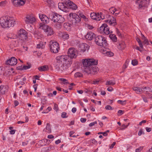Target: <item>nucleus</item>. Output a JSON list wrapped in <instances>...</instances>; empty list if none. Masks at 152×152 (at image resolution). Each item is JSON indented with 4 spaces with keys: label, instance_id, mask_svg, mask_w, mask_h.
I'll use <instances>...</instances> for the list:
<instances>
[{
    "label": "nucleus",
    "instance_id": "6e6d98bb",
    "mask_svg": "<svg viewBox=\"0 0 152 152\" xmlns=\"http://www.w3.org/2000/svg\"><path fill=\"white\" fill-rule=\"evenodd\" d=\"M79 16L80 18L81 17V18H83L84 19H86V17L82 13H80L79 14Z\"/></svg>",
    "mask_w": 152,
    "mask_h": 152
},
{
    "label": "nucleus",
    "instance_id": "9d476101",
    "mask_svg": "<svg viewBox=\"0 0 152 152\" xmlns=\"http://www.w3.org/2000/svg\"><path fill=\"white\" fill-rule=\"evenodd\" d=\"M52 20L54 22H57L58 23H63L65 19L61 15L57 14H55L54 15L52 18Z\"/></svg>",
    "mask_w": 152,
    "mask_h": 152
},
{
    "label": "nucleus",
    "instance_id": "338daca9",
    "mask_svg": "<svg viewBox=\"0 0 152 152\" xmlns=\"http://www.w3.org/2000/svg\"><path fill=\"white\" fill-rule=\"evenodd\" d=\"M116 32L117 34L119 36H120L121 35V33L119 31L118 29L117 28L116 29Z\"/></svg>",
    "mask_w": 152,
    "mask_h": 152
},
{
    "label": "nucleus",
    "instance_id": "2f4dec72",
    "mask_svg": "<svg viewBox=\"0 0 152 152\" xmlns=\"http://www.w3.org/2000/svg\"><path fill=\"white\" fill-rule=\"evenodd\" d=\"M71 2V1L70 0H63V3H64V4H65V5L68 8Z\"/></svg>",
    "mask_w": 152,
    "mask_h": 152
},
{
    "label": "nucleus",
    "instance_id": "13d9d810",
    "mask_svg": "<svg viewBox=\"0 0 152 152\" xmlns=\"http://www.w3.org/2000/svg\"><path fill=\"white\" fill-rule=\"evenodd\" d=\"M107 52L108 51H107L105 49H103L102 50V53L103 54H105L106 55H107Z\"/></svg>",
    "mask_w": 152,
    "mask_h": 152
},
{
    "label": "nucleus",
    "instance_id": "3c124183",
    "mask_svg": "<svg viewBox=\"0 0 152 152\" xmlns=\"http://www.w3.org/2000/svg\"><path fill=\"white\" fill-rule=\"evenodd\" d=\"M86 27L88 28L89 29L91 30L94 28V27L89 24H87L86 25Z\"/></svg>",
    "mask_w": 152,
    "mask_h": 152
},
{
    "label": "nucleus",
    "instance_id": "a211bd4d",
    "mask_svg": "<svg viewBox=\"0 0 152 152\" xmlns=\"http://www.w3.org/2000/svg\"><path fill=\"white\" fill-rule=\"evenodd\" d=\"M7 27H13L15 24V20L12 18L7 16Z\"/></svg>",
    "mask_w": 152,
    "mask_h": 152
},
{
    "label": "nucleus",
    "instance_id": "09e8293b",
    "mask_svg": "<svg viewBox=\"0 0 152 152\" xmlns=\"http://www.w3.org/2000/svg\"><path fill=\"white\" fill-rule=\"evenodd\" d=\"M114 54L111 51H108L107 53V54L106 56H113Z\"/></svg>",
    "mask_w": 152,
    "mask_h": 152
},
{
    "label": "nucleus",
    "instance_id": "5701e85b",
    "mask_svg": "<svg viewBox=\"0 0 152 152\" xmlns=\"http://www.w3.org/2000/svg\"><path fill=\"white\" fill-rule=\"evenodd\" d=\"M126 45L124 42L121 41L118 42V49L122 50L124 49Z\"/></svg>",
    "mask_w": 152,
    "mask_h": 152
},
{
    "label": "nucleus",
    "instance_id": "a18cd8bd",
    "mask_svg": "<svg viewBox=\"0 0 152 152\" xmlns=\"http://www.w3.org/2000/svg\"><path fill=\"white\" fill-rule=\"evenodd\" d=\"M7 3V1H2L0 2V6H4L5 5L6 3Z\"/></svg>",
    "mask_w": 152,
    "mask_h": 152
},
{
    "label": "nucleus",
    "instance_id": "774afa93",
    "mask_svg": "<svg viewBox=\"0 0 152 152\" xmlns=\"http://www.w3.org/2000/svg\"><path fill=\"white\" fill-rule=\"evenodd\" d=\"M146 130L148 132H149L151 130V128H148V127H146Z\"/></svg>",
    "mask_w": 152,
    "mask_h": 152
},
{
    "label": "nucleus",
    "instance_id": "cd10ccee",
    "mask_svg": "<svg viewBox=\"0 0 152 152\" xmlns=\"http://www.w3.org/2000/svg\"><path fill=\"white\" fill-rule=\"evenodd\" d=\"M73 18L75 19L76 23H78L81 21V18L79 15L76 13L75 14Z\"/></svg>",
    "mask_w": 152,
    "mask_h": 152
},
{
    "label": "nucleus",
    "instance_id": "412c9836",
    "mask_svg": "<svg viewBox=\"0 0 152 152\" xmlns=\"http://www.w3.org/2000/svg\"><path fill=\"white\" fill-rule=\"evenodd\" d=\"M58 7L60 10L64 12H66L68 9L67 7H66L63 2L58 4Z\"/></svg>",
    "mask_w": 152,
    "mask_h": 152
},
{
    "label": "nucleus",
    "instance_id": "a878e982",
    "mask_svg": "<svg viewBox=\"0 0 152 152\" xmlns=\"http://www.w3.org/2000/svg\"><path fill=\"white\" fill-rule=\"evenodd\" d=\"M77 6L74 3L72 2L71 1L68 8L73 10H76L77 8Z\"/></svg>",
    "mask_w": 152,
    "mask_h": 152
},
{
    "label": "nucleus",
    "instance_id": "c03bdc74",
    "mask_svg": "<svg viewBox=\"0 0 152 152\" xmlns=\"http://www.w3.org/2000/svg\"><path fill=\"white\" fill-rule=\"evenodd\" d=\"M67 113H66L63 112L61 113V116L63 118H66L68 116H66Z\"/></svg>",
    "mask_w": 152,
    "mask_h": 152
},
{
    "label": "nucleus",
    "instance_id": "f8f14e48",
    "mask_svg": "<svg viewBox=\"0 0 152 152\" xmlns=\"http://www.w3.org/2000/svg\"><path fill=\"white\" fill-rule=\"evenodd\" d=\"M107 16L110 17L107 20H105V22H107L110 25L115 26L117 24V22L116 19L113 16H110L108 15Z\"/></svg>",
    "mask_w": 152,
    "mask_h": 152
},
{
    "label": "nucleus",
    "instance_id": "864d4df0",
    "mask_svg": "<svg viewBox=\"0 0 152 152\" xmlns=\"http://www.w3.org/2000/svg\"><path fill=\"white\" fill-rule=\"evenodd\" d=\"M143 149V147H140L139 148L136 149L135 150L136 152H139L141 151Z\"/></svg>",
    "mask_w": 152,
    "mask_h": 152
},
{
    "label": "nucleus",
    "instance_id": "5fc2aeb1",
    "mask_svg": "<svg viewBox=\"0 0 152 152\" xmlns=\"http://www.w3.org/2000/svg\"><path fill=\"white\" fill-rule=\"evenodd\" d=\"M98 134H102L104 136H107V133L106 132H99V133H98Z\"/></svg>",
    "mask_w": 152,
    "mask_h": 152
},
{
    "label": "nucleus",
    "instance_id": "9b49d317",
    "mask_svg": "<svg viewBox=\"0 0 152 152\" xmlns=\"http://www.w3.org/2000/svg\"><path fill=\"white\" fill-rule=\"evenodd\" d=\"M18 36L21 39V40L24 41L27 38L26 31L23 29H20L18 32Z\"/></svg>",
    "mask_w": 152,
    "mask_h": 152
},
{
    "label": "nucleus",
    "instance_id": "f704fd0d",
    "mask_svg": "<svg viewBox=\"0 0 152 152\" xmlns=\"http://www.w3.org/2000/svg\"><path fill=\"white\" fill-rule=\"evenodd\" d=\"M56 23L55 25V27L58 29H60L61 27V25L63 23H58L56 22Z\"/></svg>",
    "mask_w": 152,
    "mask_h": 152
},
{
    "label": "nucleus",
    "instance_id": "423d86ee",
    "mask_svg": "<svg viewBox=\"0 0 152 152\" xmlns=\"http://www.w3.org/2000/svg\"><path fill=\"white\" fill-rule=\"evenodd\" d=\"M39 28L43 30L44 31L47 33L48 35H51L53 34V30L51 28L42 23H40L39 24Z\"/></svg>",
    "mask_w": 152,
    "mask_h": 152
},
{
    "label": "nucleus",
    "instance_id": "de8ad7c7",
    "mask_svg": "<svg viewBox=\"0 0 152 152\" xmlns=\"http://www.w3.org/2000/svg\"><path fill=\"white\" fill-rule=\"evenodd\" d=\"M105 108L107 110H112L113 109L111 106L110 105H107L105 107Z\"/></svg>",
    "mask_w": 152,
    "mask_h": 152
},
{
    "label": "nucleus",
    "instance_id": "aec40b11",
    "mask_svg": "<svg viewBox=\"0 0 152 152\" xmlns=\"http://www.w3.org/2000/svg\"><path fill=\"white\" fill-rule=\"evenodd\" d=\"M8 88V86L1 85L0 86V92L2 94H4L7 91Z\"/></svg>",
    "mask_w": 152,
    "mask_h": 152
},
{
    "label": "nucleus",
    "instance_id": "393cba45",
    "mask_svg": "<svg viewBox=\"0 0 152 152\" xmlns=\"http://www.w3.org/2000/svg\"><path fill=\"white\" fill-rule=\"evenodd\" d=\"M136 92V93L138 94H141L143 92V90L140 87H134L132 88Z\"/></svg>",
    "mask_w": 152,
    "mask_h": 152
},
{
    "label": "nucleus",
    "instance_id": "1a4fd4ad",
    "mask_svg": "<svg viewBox=\"0 0 152 152\" xmlns=\"http://www.w3.org/2000/svg\"><path fill=\"white\" fill-rule=\"evenodd\" d=\"M68 57L72 59L76 58L77 54V52L76 49L73 48H69L67 52Z\"/></svg>",
    "mask_w": 152,
    "mask_h": 152
},
{
    "label": "nucleus",
    "instance_id": "f03ea898",
    "mask_svg": "<svg viewBox=\"0 0 152 152\" xmlns=\"http://www.w3.org/2000/svg\"><path fill=\"white\" fill-rule=\"evenodd\" d=\"M68 57L66 55H61L57 56L56 58V59L57 60V63L60 64L62 63L67 64L68 65V62H69V64H71V59H70V61L68 60Z\"/></svg>",
    "mask_w": 152,
    "mask_h": 152
},
{
    "label": "nucleus",
    "instance_id": "7ed1b4c3",
    "mask_svg": "<svg viewBox=\"0 0 152 152\" xmlns=\"http://www.w3.org/2000/svg\"><path fill=\"white\" fill-rule=\"evenodd\" d=\"M150 0H137L136 4L139 9H145L147 8L148 5L149 4Z\"/></svg>",
    "mask_w": 152,
    "mask_h": 152
},
{
    "label": "nucleus",
    "instance_id": "8fccbe9b",
    "mask_svg": "<svg viewBox=\"0 0 152 152\" xmlns=\"http://www.w3.org/2000/svg\"><path fill=\"white\" fill-rule=\"evenodd\" d=\"M53 109L56 111H57L58 110V105L56 103L54 104Z\"/></svg>",
    "mask_w": 152,
    "mask_h": 152
},
{
    "label": "nucleus",
    "instance_id": "37998d69",
    "mask_svg": "<svg viewBox=\"0 0 152 152\" xmlns=\"http://www.w3.org/2000/svg\"><path fill=\"white\" fill-rule=\"evenodd\" d=\"M138 61L136 59L133 60L132 61V64L133 66L137 65L138 64Z\"/></svg>",
    "mask_w": 152,
    "mask_h": 152
},
{
    "label": "nucleus",
    "instance_id": "dca6fc26",
    "mask_svg": "<svg viewBox=\"0 0 152 152\" xmlns=\"http://www.w3.org/2000/svg\"><path fill=\"white\" fill-rule=\"evenodd\" d=\"M39 17L43 23V24L45 25V24L49 22V19L45 15L40 14L39 15Z\"/></svg>",
    "mask_w": 152,
    "mask_h": 152
},
{
    "label": "nucleus",
    "instance_id": "bb28decb",
    "mask_svg": "<svg viewBox=\"0 0 152 152\" xmlns=\"http://www.w3.org/2000/svg\"><path fill=\"white\" fill-rule=\"evenodd\" d=\"M109 37L111 40L113 42H116L117 41V38L115 34H110Z\"/></svg>",
    "mask_w": 152,
    "mask_h": 152
},
{
    "label": "nucleus",
    "instance_id": "0eeeda50",
    "mask_svg": "<svg viewBox=\"0 0 152 152\" xmlns=\"http://www.w3.org/2000/svg\"><path fill=\"white\" fill-rule=\"evenodd\" d=\"M98 30L100 33L106 35H108L112 32L110 30L109 28L106 23L102 24L99 28Z\"/></svg>",
    "mask_w": 152,
    "mask_h": 152
},
{
    "label": "nucleus",
    "instance_id": "79ce46f5",
    "mask_svg": "<svg viewBox=\"0 0 152 152\" xmlns=\"http://www.w3.org/2000/svg\"><path fill=\"white\" fill-rule=\"evenodd\" d=\"M28 65L27 66H23L22 68V69L26 70L29 69L31 67V64L28 63Z\"/></svg>",
    "mask_w": 152,
    "mask_h": 152
},
{
    "label": "nucleus",
    "instance_id": "c756f323",
    "mask_svg": "<svg viewBox=\"0 0 152 152\" xmlns=\"http://www.w3.org/2000/svg\"><path fill=\"white\" fill-rule=\"evenodd\" d=\"M61 37L64 39H68L69 38V35L66 33H64L62 34Z\"/></svg>",
    "mask_w": 152,
    "mask_h": 152
},
{
    "label": "nucleus",
    "instance_id": "6ab92c4d",
    "mask_svg": "<svg viewBox=\"0 0 152 152\" xmlns=\"http://www.w3.org/2000/svg\"><path fill=\"white\" fill-rule=\"evenodd\" d=\"M25 2V0H12V3L16 6H20L23 5Z\"/></svg>",
    "mask_w": 152,
    "mask_h": 152
},
{
    "label": "nucleus",
    "instance_id": "7c9ffc66",
    "mask_svg": "<svg viewBox=\"0 0 152 152\" xmlns=\"http://www.w3.org/2000/svg\"><path fill=\"white\" fill-rule=\"evenodd\" d=\"M21 77L20 76H17L16 78L14 80L15 81H16L17 82V83L18 82L19 83L21 84L22 85L24 84V83L22 81H20V79H21Z\"/></svg>",
    "mask_w": 152,
    "mask_h": 152
},
{
    "label": "nucleus",
    "instance_id": "2eb2a0df",
    "mask_svg": "<svg viewBox=\"0 0 152 152\" xmlns=\"http://www.w3.org/2000/svg\"><path fill=\"white\" fill-rule=\"evenodd\" d=\"M65 64L61 63L60 64L56 63V68L58 71H61L66 69L67 68L66 66V64L65 66L64 65Z\"/></svg>",
    "mask_w": 152,
    "mask_h": 152
},
{
    "label": "nucleus",
    "instance_id": "f257e3e1",
    "mask_svg": "<svg viewBox=\"0 0 152 152\" xmlns=\"http://www.w3.org/2000/svg\"><path fill=\"white\" fill-rule=\"evenodd\" d=\"M83 63L85 66L84 71L88 74L95 75L97 73L99 69L98 67L93 66L97 64L98 61L94 59H87L83 60Z\"/></svg>",
    "mask_w": 152,
    "mask_h": 152
},
{
    "label": "nucleus",
    "instance_id": "4468645a",
    "mask_svg": "<svg viewBox=\"0 0 152 152\" xmlns=\"http://www.w3.org/2000/svg\"><path fill=\"white\" fill-rule=\"evenodd\" d=\"M0 24L1 26L4 28H6L8 27V26L7 25V16H5L1 18L0 19Z\"/></svg>",
    "mask_w": 152,
    "mask_h": 152
},
{
    "label": "nucleus",
    "instance_id": "603ef678",
    "mask_svg": "<svg viewBox=\"0 0 152 152\" xmlns=\"http://www.w3.org/2000/svg\"><path fill=\"white\" fill-rule=\"evenodd\" d=\"M142 98L143 101L145 102H148V100L147 99V98L145 96L143 95H142Z\"/></svg>",
    "mask_w": 152,
    "mask_h": 152
},
{
    "label": "nucleus",
    "instance_id": "e2e57ef3",
    "mask_svg": "<svg viewBox=\"0 0 152 152\" xmlns=\"http://www.w3.org/2000/svg\"><path fill=\"white\" fill-rule=\"evenodd\" d=\"M118 113L119 114V115H121L123 114V111L121 110H119L118 111Z\"/></svg>",
    "mask_w": 152,
    "mask_h": 152
},
{
    "label": "nucleus",
    "instance_id": "69168bd1",
    "mask_svg": "<svg viewBox=\"0 0 152 152\" xmlns=\"http://www.w3.org/2000/svg\"><path fill=\"white\" fill-rule=\"evenodd\" d=\"M120 11L116 9V11H115V12L114 13V14L115 16H117L120 13Z\"/></svg>",
    "mask_w": 152,
    "mask_h": 152
},
{
    "label": "nucleus",
    "instance_id": "4d7b16f0",
    "mask_svg": "<svg viewBox=\"0 0 152 152\" xmlns=\"http://www.w3.org/2000/svg\"><path fill=\"white\" fill-rule=\"evenodd\" d=\"M97 122L96 121H95L94 122H92V123H90L89 125L90 126H93L95 124H97Z\"/></svg>",
    "mask_w": 152,
    "mask_h": 152
},
{
    "label": "nucleus",
    "instance_id": "e433bc0d",
    "mask_svg": "<svg viewBox=\"0 0 152 152\" xmlns=\"http://www.w3.org/2000/svg\"><path fill=\"white\" fill-rule=\"evenodd\" d=\"M44 47V45L43 44V42H40L39 44L37 45V48L39 49H43Z\"/></svg>",
    "mask_w": 152,
    "mask_h": 152
},
{
    "label": "nucleus",
    "instance_id": "6e6552de",
    "mask_svg": "<svg viewBox=\"0 0 152 152\" xmlns=\"http://www.w3.org/2000/svg\"><path fill=\"white\" fill-rule=\"evenodd\" d=\"M25 23L27 24H32L36 20V18L33 14L26 15L24 18Z\"/></svg>",
    "mask_w": 152,
    "mask_h": 152
},
{
    "label": "nucleus",
    "instance_id": "ea45409f",
    "mask_svg": "<svg viewBox=\"0 0 152 152\" xmlns=\"http://www.w3.org/2000/svg\"><path fill=\"white\" fill-rule=\"evenodd\" d=\"M75 76L76 77H83V75L80 72H77L75 74Z\"/></svg>",
    "mask_w": 152,
    "mask_h": 152
},
{
    "label": "nucleus",
    "instance_id": "c9c22d12",
    "mask_svg": "<svg viewBox=\"0 0 152 152\" xmlns=\"http://www.w3.org/2000/svg\"><path fill=\"white\" fill-rule=\"evenodd\" d=\"M97 15L98 16V17L99 19V20H100L101 19L103 20L105 18L104 15L102 12L98 13Z\"/></svg>",
    "mask_w": 152,
    "mask_h": 152
},
{
    "label": "nucleus",
    "instance_id": "0e129e2a",
    "mask_svg": "<svg viewBox=\"0 0 152 152\" xmlns=\"http://www.w3.org/2000/svg\"><path fill=\"white\" fill-rule=\"evenodd\" d=\"M86 119L85 118H81L80 119V121L84 123L86 121Z\"/></svg>",
    "mask_w": 152,
    "mask_h": 152
},
{
    "label": "nucleus",
    "instance_id": "680f3d73",
    "mask_svg": "<svg viewBox=\"0 0 152 152\" xmlns=\"http://www.w3.org/2000/svg\"><path fill=\"white\" fill-rule=\"evenodd\" d=\"M143 42L144 44H146L147 45L148 44V41L146 39H144V41Z\"/></svg>",
    "mask_w": 152,
    "mask_h": 152
},
{
    "label": "nucleus",
    "instance_id": "72a5a7b5",
    "mask_svg": "<svg viewBox=\"0 0 152 152\" xmlns=\"http://www.w3.org/2000/svg\"><path fill=\"white\" fill-rule=\"evenodd\" d=\"M63 26L64 28L67 31H68L70 29V27L69 23H65L64 24Z\"/></svg>",
    "mask_w": 152,
    "mask_h": 152
},
{
    "label": "nucleus",
    "instance_id": "58836bf2",
    "mask_svg": "<svg viewBox=\"0 0 152 152\" xmlns=\"http://www.w3.org/2000/svg\"><path fill=\"white\" fill-rule=\"evenodd\" d=\"M46 131L50 133L51 132V129L50 127V125L49 124L47 123L46 127Z\"/></svg>",
    "mask_w": 152,
    "mask_h": 152
},
{
    "label": "nucleus",
    "instance_id": "39448f33",
    "mask_svg": "<svg viewBox=\"0 0 152 152\" xmlns=\"http://www.w3.org/2000/svg\"><path fill=\"white\" fill-rule=\"evenodd\" d=\"M50 49L52 52L57 53L60 50V47L58 43L56 42H50Z\"/></svg>",
    "mask_w": 152,
    "mask_h": 152
},
{
    "label": "nucleus",
    "instance_id": "4be33fe9",
    "mask_svg": "<svg viewBox=\"0 0 152 152\" xmlns=\"http://www.w3.org/2000/svg\"><path fill=\"white\" fill-rule=\"evenodd\" d=\"M95 37V34L91 32L88 33L86 35V38L89 40H92Z\"/></svg>",
    "mask_w": 152,
    "mask_h": 152
},
{
    "label": "nucleus",
    "instance_id": "49530a36",
    "mask_svg": "<svg viewBox=\"0 0 152 152\" xmlns=\"http://www.w3.org/2000/svg\"><path fill=\"white\" fill-rule=\"evenodd\" d=\"M126 101H122L121 100H118V102L119 104H121L122 105H124L126 104Z\"/></svg>",
    "mask_w": 152,
    "mask_h": 152
},
{
    "label": "nucleus",
    "instance_id": "b1692460",
    "mask_svg": "<svg viewBox=\"0 0 152 152\" xmlns=\"http://www.w3.org/2000/svg\"><path fill=\"white\" fill-rule=\"evenodd\" d=\"M97 15L98 13L96 14L94 12L91 13L90 14V17L92 19L99 21V19Z\"/></svg>",
    "mask_w": 152,
    "mask_h": 152
},
{
    "label": "nucleus",
    "instance_id": "20e7f679",
    "mask_svg": "<svg viewBox=\"0 0 152 152\" xmlns=\"http://www.w3.org/2000/svg\"><path fill=\"white\" fill-rule=\"evenodd\" d=\"M94 41L96 44L99 45L103 47H105L106 45L107 40L102 36H97L95 37Z\"/></svg>",
    "mask_w": 152,
    "mask_h": 152
},
{
    "label": "nucleus",
    "instance_id": "bf43d9fd",
    "mask_svg": "<svg viewBox=\"0 0 152 152\" xmlns=\"http://www.w3.org/2000/svg\"><path fill=\"white\" fill-rule=\"evenodd\" d=\"M143 133V130L142 129H141L138 133V135L139 136H140Z\"/></svg>",
    "mask_w": 152,
    "mask_h": 152
},
{
    "label": "nucleus",
    "instance_id": "c85d7f7f",
    "mask_svg": "<svg viewBox=\"0 0 152 152\" xmlns=\"http://www.w3.org/2000/svg\"><path fill=\"white\" fill-rule=\"evenodd\" d=\"M38 70L41 72L45 71L48 70V67H46L45 66H43L40 67H39L38 68Z\"/></svg>",
    "mask_w": 152,
    "mask_h": 152
},
{
    "label": "nucleus",
    "instance_id": "473e14b6",
    "mask_svg": "<svg viewBox=\"0 0 152 152\" xmlns=\"http://www.w3.org/2000/svg\"><path fill=\"white\" fill-rule=\"evenodd\" d=\"M115 82L114 81H113L112 80L107 81L105 83L106 85H115Z\"/></svg>",
    "mask_w": 152,
    "mask_h": 152
},
{
    "label": "nucleus",
    "instance_id": "a19ab883",
    "mask_svg": "<svg viewBox=\"0 0 152 152\" xmlns=\"http://www.w3.org/2000/svg\"><path fill=\"white\" fill-rule=\"evenodd\" d=\"M110 12L112 14H114L116 11V9L114 7H111L109 9Z\"/></svg>",
    "mask_w": 152,
    "mask_h": 152
},
{
    "label": "nucleus",
    "instance_id": "4c0bfd02",
    "mask_svg": "<svg viewBox=\"0 0 152 152\" xmlns=\"http://www.w3.org/2000/svg\"><path fill=\"white\" fill-rule=\"evenodd\" d=\"M142 90H143V91L144 90H145L144 91L148 92V91L150 92H152V90L151 88L149 87H143L141 88Z\"/></svg>",
    "mask_w": 152,
    "mask_h": 152
},
{
    "label": "nucleus",
    "instance_id": "f3484780",
    "mask_svg": "<svg viewBox=\"0 0 152 152\" xmlns=\"http://www.w3.org/2000/svg\"><path fill=\"white\" fill-rule=\"evenodd\" d=\"M17 59L14 57H12L10 59L6 61V64L11 66L15 65L17 64Z\"/></svg>",
    "mask_w": 152,
    "mask_h": 152
},
{
    "label": "nucleus",
    "instance_id": "052dcab7",
    "mask_svg": "<svg viewBox=\"0 0 152 152\" xmlns=\"http://www.w3.org/2000/svg\"><path fill=\"white\" fill-rule=\"evenodd\" d=\"M107 90L109 91H111L113 90V88L112 87H109L107 88Z\"/></svg>",
    "mask_w": 152,
    "mask_h": 152
},
{
    "label": "nucleus",
    "instance_id": "ddd939ff",
    "mask_svg": "<svg viewBox=\"0 0 152 152\" xmlns=\"http://www.w3.org/2000/svg\"><path fill=\"white\" fill-rule=\"evenodd\" d=\"M79 47L80 52H84L86 51H88L89 46L87 44L83 43L79 45Z\"/></svg>",
    "mask_w": 152,
    "mask_h": 152
}]
</instances>
